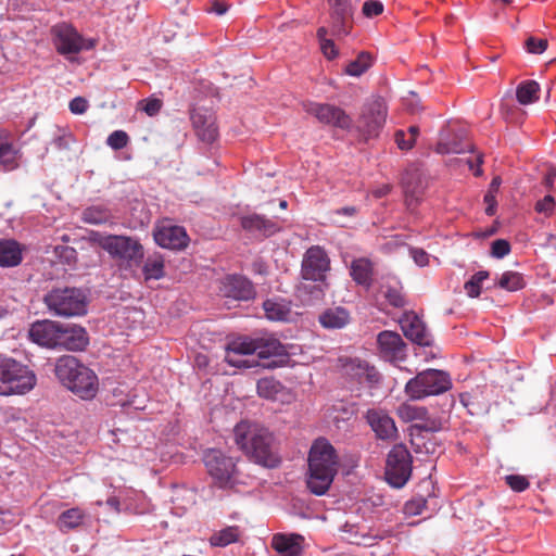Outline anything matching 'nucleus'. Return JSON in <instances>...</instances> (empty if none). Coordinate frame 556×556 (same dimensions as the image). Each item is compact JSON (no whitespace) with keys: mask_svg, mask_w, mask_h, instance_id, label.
Returning <instances> with one entry per match:
<instances>
[{"mask_svg":"<svg viewBox=\"0 0 556 556\" xmlns=\"http://www.w3.org/2000/svg\"><path fill=\"white\" fill-rule=\"evenodd\" d=\"M237 445L255 463L274 468L279 457L274 447L273 434L264 427L249 421L239 422L233 430Z\"/></svg>","mask_w":556,"mask_h":556,"instance_id":"nucleus-1","label":"nucleus"},{"mask_svg":"<svg viewBox=\"0 0 556 556\" xmlns=\"http://www.w3.org/2000/svg\"><path fill=\"white\" fill-rule=\"evenodd\" d=\"M339 468V457L328 440L317 439L308 455L307 488L315 495H324L330 488Z\"/></svg>","mask_w":556,"mask_h":556,"instance_id":"nucleus-2","label":"nucleus"},{"mask_svg":"<svg viewBox=\"0 0 556 556\" xmlns=\"http://www.w3.org/2000/svg\"><path fill=\"white\" fill-rule=\"evenodd\" d=\"M58 379L83 400L96 396L99 382L97 375L74 356H62L55 364Z\"/></svg>","mask_w":556,"mask_h":556,"instance_id":"nucleus-3","label":"nucleus"},{"mask_svg":"<svg viewBox=\"0 0 556 556\" xmlns=\"http://www.w3.org/2000/svg\"><path fill=\"white\" fill-rule=\"evenodd\" d=\"M35 374L13 358L0 356V395L24 394L34 389Z\"/></svg>","mask_w":556,"mask_h":556,"instance_id":"nucleus-4","label":"nucleus"},{"mask_svg":"<svg viewBox=\"0 0 556 556\" xmlns=\"http://www.w3.org/2000/svg\"><path fill=\"white\" fill-rule=\"evenodd\" d=\"M48 309L60 317L81 316L87 313V299L77 288L53 289L45 295Z\"/></svg>","mask_w":556,"mask_h":556,"instance_id":"nucleus-5","label":"nucleus"},{"mask_svg":"<svg viewBox=\"0 0 556 556\" xmlns=\"http://www.w3.org/2000/svg\"><path fill=\"white\" fill-rule=\"evenodd\" d=\"M452 388L447 372L439 369H427L412 378L405 386V391L413 400L438 395Z\"/></svg>","mask_w":556,"mask_h":556,"instance_id":"nucleus-6","label":"nucleus"},{"mask_svg":"<svg viewBox=\"0 0 556 556\" xmlns=\"http://www.w3.org/2000/svg\"><path fill=\"white\" fill-rule=\"evenodd\" d=\"M105 252L125 268L138 267L144 257L143 245L137 238L113 235Z\"/></svg>","mask_w":556,"mask_h":556,"instance_id":"nucleus-7","label":"nucleus"},{"mask_svg":"<svg viewBox=\"0 0 556 556\" xmlns=\"http://www.w3.org/2000/svg\"><path fill=\"white\" fill-rule=\"evenodd\" d=\"M53 43L56 51L73 60L72 55L78 54L85 50H91L96 46L93 39L84 38L72 25L58 24L51 29Z\"/></svg>","mask_w":556,"mask_h":556,"instance_id":"nucleus-8","label":"nucleus"},{"mask_svg":"<svg viewBox=\"0 0 556 556\" xmlns=\"http://www.w3.org/2000/svg\"><path fill=\"white\" fill-rule=\"evenodd\" d=\"M203 462L207 472L220 488L232 486L236 480V464L231 457H227L218 450L205 452Z\"/></svg>","mask_w":556,"mask_h":556,"instance_id":"nucleus-9","label":"nucleus"},{"mask_svg":"<svg viewBox=\"0 0 556 556\" xmlns=\"http://www.w3.org/2000/svg\"><path fill=\"white\" fill-rule=\"evenodd\" d=\"M412 473V456L403 444L394 445L387 458L386 476L388 482L402 488Z\"/></svg>","mask_w":556,"mask_h":556,"instance_id":"nucleus-10","label":"nucleus"},{"mask_svg":"<svg viewBox=\"0 0 556 556\" xmlns=\"http://www.w3.org/2000/svg\"><path fill=\"white\" fill-rule=\"evenodd\" d=\"M387 116V108L380 99L367 102L362 110L357 129L366 138L376 137L383 127Z\"/></svg>","mask_w":556,"mask_h":556,"instance_id":"nucleus-11","label":"nucleus"},{"mask_svg":"<svg viewBox=\"0 0 556 556\" xmlns=\"http://www.w3.org/2000/svg\"><path fill=\"white\" fill-rule=\"evenodd\" d=\"M330 270V258L319 245L311 247L304 254L301 275L305 280L324 282Z\"/></svg>","mask_w":556,"mask_h":556,"instance_id":"nucleus-12","label":"nucleus"},{"mask_svg":"<svg viewBox=\"0 0 556 556\" xmlns=\"http://www.w3.org/2000/svg\"><path fill=\"white\" fill-rule=\"evenodd\" d=\"M304 111L317 118L318 122L349 129L352 125L351 117L340 108L317 102H307L303 104Z\"/></svg>","mask_w":556,"mask_h":556,"instance_id":"nucleus-13","label":"nucleus"},{"mask_svg":"<svg viewBox=\"0 0 556 556\" xmlns=\"http://www.w3.org/2000/svg\"><path fill=\"white\" fill-rule=\"evenodd\" d=\"M330 34L340 39L350 34L352 4L351 0H329Z\"/></svg>","mask_w":556,"mask_h":556,"instance_id":"nucleus-14","label":"nucleus"},{"mask_svg":"<svg viewBox=\"0 0 556 556\" xmlns=\"http://www.w3.org/2000/svg\"><path fill=\"white\" fill-rule=\"evenodd\" d=\"M253 356V346L249 338H240L228 343L225 350V362L235 368H251L257 365Z\"/></svg>","mask_w":556,"mask_h":556,"instance_id":"nucleus-15","label":"nucleus"},{"mask_svg":"<svg viewBox=\"0 0 556 556\" xmlns=\"http://www.w3.org/2000/svg\"><path fill=\"white\" fill-rule=\"evenodd\" d=\"M153 236L157 245L169 250H182L187 248L189 242V237L184 227L168 223L159 225Z\"/></svg>","mask_w":556,"mask_h":556,"instance_id":"nucleus-16","label":"nucleus"},{"mask_svg":"<svg viewBox=\"0 0 556 556\" xmlns=\"http://www.w3.org/2000/svg\"><path fill=\"white\" fill-rule=\"evenodd\" d=\"M61 324L52 320L36 321L30 326L28 336L40 346L56 349L60 342Z\"/></svg>","mask_w":556,"mask_h":556,"instance_id":"nucleus-17","label":"nucleus"},{"mask_svg":"<svg viewBox=\"0 0 556 556\" xmlns=\"http://www.w3.org/2000/svg\"><path fill=\"white\" fill-rule=\"evenodd\" d=\"M379 353L388 362L403 361L405 357V343L401 336L394 331H382L377 338Z\"/></svg>","mask_w":556,"mask_h":556,"instance_id":"nucleus-18","label":"nucleus"},{"mask_svg":"<svg viewBox=\"0 0 556 556\" xmlns=\"http://www.w3.org/2000/svg\"><path fill=\"white\" fill-rule=\"evenodd\" d=\"M256 388L257 394L266 400L281 404H290L295 400L294 393L274 378L260 379Z\"/></svg>","mask_w":556,"mask_h":556,"instance_id":"nucleus-19","label":"nucleus"},{"mask_svg":"<svg viewBox=\"0 0 556 556\" xmlns=\"http://www.w3.org/2000/svg\"><path fill=\"white\" fill-rule=\"evenodd\" d=\"M405 337L419 345L431 344V336L424 321L413 312L405 313L400 320Z\"/></svg>","mask_w":556,"mask_h":556,"instance_id":"nucleus-20","label":"nucleus"},{"mask_svg":"<svg viewBox=\"0 0 556 556\" xmlns=\"http://www.w3.org/2000/svg\"><path fill=\"white\" fill-rule=\"evenodd\" d=\"M89 344V337L81 326L61 324L59 348L68 351H84Z\"/></svg>","mask_w":556,"mask_h":556,"instance_id":"nucleus-21","label":"nucleus"},{"mask_svg":"<svg viewBox=\"0 0 556 556\" xmlns=\"http://www.w3.org/2000/svg\"><path fill=\"white\" fill-rule=\"evenodd\" d=\"M343 371L348 377L362 384L367 383L372 386L380 379L379 372L376 368L359 358L348 359L343 364Z\"/></svg>","mask_w":556,"mask_h":556,"instance_id":"nucleus-22","label":"nucleus"},{"mask_svg":"<svg viewBox=\"0 0 556 556\" xmlns=\"http://www.w3.org/2000/svg\"><path fill=\"white\" fill-rule=\"evenodd\" d=\"M191 119L199 139L212 143L218 135L215 116L208 111L194 110Z\"/></svg>","mask_w":556,"mask_h":556,"instance_id":"nucleus-23","label":"nucleus"},{"mask_svg":"<svg viewBox=\"0 0 556 556\" xmlns=\"http://www.w3.org/2000/svg\"><path fill=\"white\" fill-rule=\"evenodd\" d=\"M220 292L225 298L247 301L254 296L252 283L242 276H228L220 287Z\"/></svg>","mask_w":556,"mask_h":556,"instance_id":"nucleus-24","label":"nucleus"},{"mask_svg":"<svg viewBox=\"0 0 556 556\" xmlns=\"http://www.w3.org/2000/svg\"><path fill=\"white\" fill-rule=\"evenodd\" d=\"M402 185L407 206H415L427 187L425 177L417 169L407 170L402 178Z\"/></svg>","mask_w":556,"mask_h":556,"instance_id":"nucleus-25","label":"nucleus"},{"mask_svg":"<svg viewBox=\"0 0 556 556\" xmlns=\"http://www.w3.org/2000/svg\"><path fill=\"white\" fill-rule=\"evenodd\" d=\"M367 419L378 438L382 440H392L396 438L397 429L395 427V422L384 412L369 410Z\"/></svg>","mask_w":556,"mask_h":556,"instance_id":"nucleus-26","label":"nucleus"},{"mask_svg":"<svg viewBox=\"0 0 556 556\" xmlns=\"http://www.w3.org/2000/svg\"><path fill=\"white\" fill-rule=\"evenodd\" d=\"M304 538L300 534H275L271 545L281 556H300Z\"/></svg>","mask_w":556,"mask_h":556,"instance_id":"nucleus-27","label":"nucleus"},{"mask_svg":"<svg viewBox=\"0 0 556 556\" xmlns=\"http://www.w3.org/2000/svg\"><path fill=\"white\" fill-rule=\"evenodd\" d=\"M241 226L250 232L264 237H269L279 230L275 222L256 214L242 217Z\"/></svg>","mask_w":556,"mask_h":556,"instance_id":"nucleus-28","label":"nucleus"},{"mask_svg":"<svg viewBox=\"0 0 556 556\" xmlns=\"http://www.w3.org/2000/svg\"><path fill=\"white\" fill-rule=\"evenodd\" d=\"M22 245L12 239L0 240V266L1 267H15L22 263L23 260Z\"/></svg>","mask_w":556,"mask_h":556,"instance_id":"nucleus-29","label":"nucleus"},{"mask_svg":"<svg viewBox=\"0 0 556 556\" xmlns=\"http://www.w3.org/2000/svg\"><path fill=\"white\" fill-rule=\"evenodd\" d=\"M249 341L253 346V355L257 354L258 358H268L285 353L283 345L275 338H249Z\"/></svg>","mask_w":556,"mask_h":556,"instance_id":"nucleus-30","label":"nucleus"},{"mask_svg":"<svg viewBox=\"0 0 556 556\" xmlns=\"http://www.w3.org/2000/svg\"><path fill=\"white\" fill-rule=\"evenodd\" d=\"M8 132L0 130V165L8 172L18 167V152L9 141Z\"/></svg>","mask_w":556,"mask_h":556,"instance_id":"nucleus-31","label":"nucleus"},{"mask_svg":"<svg viewBox=\"0 0 556 556\" xmlns=\"http://www.w3.org/2000/svg\"><path fill=\"white\" fill-rule=\"evenodd\" d=\"M350 321V314L343 307H332L319 315V323L327 329H340Z\"/></svg>","mask_w":556,"mask_h":556,"instance_id":"nucleus-32","label":"nucleus"},{"mask_svg":"<svg viewBox=\"0 0 556 556\" xmlns=\"http://www.w3.org/2000/svg\"><path fill=\"white\" fill-rule=\"evenodd\" d=\"M88 515L79 507L64 510L58 518L56 526L62 532L76 529L84 525Z\"/></svg>","mask_w":556,"mask_h":556,"instance_id":"nucleus-33","label":"nucleus"},{"mask_svg":"<svg viewBox=\"0 0 556 556\" xmlns=\"http://www.w3.org/2000/svg\"><path fill=\"white\" fill-rule=\"evenodd\" d=\"M371 263L366 258L355 260L351 265V275L359 285L369 287L371 282Z\"/></svg>","mask_w":556,"mask_h":556,"instance_id":"nucleus-34","label":"nucleus"},{"mask_svg":"<svg viewBox=\"0 0 556 556\" xmlns=\"http://www.w3.org/2000/svg\"><path fill=\"white\" fill-rule=\"evenodd\" d=\"M540 85L534 80L520 84L516 90V97L520 104L527 105L539 100Z\"/></svg>","mask_w":556,"mask_h":556,"instance_id":"nucleus-35","label":"nucleus"},{"mask_svg":"<svg viewBox=\"0 0 556 556\" xmlns=\"http://www.w3.org/2000/svg\"><path fill=\"white\" fill-rule=\"evenodd\" d=\"M240 536V530L236 526L226 527L215 533L210 538V543L213 546H227L231 543L238 541Z\"/></svg>","mask_w":556,"mask_h":556,"instance_id":"nucleus-36","label":"nucleus"},{"mask_svg":"<svg viewBox=\"0 0 556 556\" xmlns=\"http://www.w3.org/2000/svg\"><path fill=\"white\" fill-rule=\"evenodd\" d=\"M372 65V58L367 52H361L357 58L349 62L345 66V74L354 77H359Z\"/></svg>","mask_w":556,"mask_h":556,"instance_id":"nucleus-37","label":"nucleus"},{"mask_svg":"<svg viewBox=\"0 0 556 556\" xmlns=\"http://www.w3.org/2000/svg\"><path fill=\"white\" fill-rule=\"evenodd\" d=\"M144 279H161L164 276V260L161 255L149 256L142 268Z\"/></svg>","mask_w":556,"mask_h":556,"instance_id":"nucleus-38","label":"nucleus"},{"mask_svg":"<svg viewBox=\"0 0 556 556\" xmlns=\"http://www.w3.org/2000/svg\"><path fill=\"white\" fill-rule=\"evenodd\" d=\"M526 282L520 273L517 271H505L498 279L497 286L504 290L514 292L522 289Z\"/></svg>","mask_w":556,"mask_h":556,"instance_id":"nucleus-39","label":"nucleus"},{"mask_svg":"<svg viewBox=\"0 0 556 556\" xmlns=\"http://www.w3.org/2000/svg\"><path fill=\"white\" fill-rule=\"evenodd\" d=\"M328 34L329 30L325 26H321L317 29V38L323 54L328 60H333L339 55V50L334 45L333 40L327 37Z\"/></svg>","mask_w":556,"mask_h":556,"instance_id":"nucleus-40","label":"nucleus"},{"mask_svg":"<svg viewBox=\"0 0 556 556\" xmlns=\"http://www.w3.org/2000/svg\"><path fill=\"white\" fill-rule=\"evenodd\" d=\"M397 415L404 421L424 420L427 409L410 403H403L397 407Z\"/></svg>","mask_w":556,"mask_h":556,"instance_id":"nucleus-41","label":"nucleus"},{"mask_svg":"<svg viewBox=\"0 0 556 556\" xmlns=\"http://www.w3.org/2000/svg\"><path fill=\"white\" fill-rule=\"evenodd\" d=\"M419 135V128L417 126H410L407 131L397 130L394 135L396 146L400 150H410Z\"/></svg>","mask_w":556,"mask_h":556,"instance_id":"nucleus-42","label":"nucleus"},{"mask_svg":"<svg viewBox=\"0 0 556 556\" xmlns=\"http://www.w3.org/2000/svg\"><path fill=\"white\" fill-rule=\"evenodd\" d=\"M381 292L392 306L403 307L405 305V298L399 282L394 281L393 285H383Z\"/></svg>","mask_w":556,"mask_h":556,"instance_id":"nucleus-43","label":"nucleus"},{"mask_svg":"<svg viewBox=\"0 0 556 556\" xmlns=\"http://www.w3.org/2000/svg\"><path fill=\"white\" fill-rule=\"evenodd\" d=\"M111 217L112 216L108 210L99 206H91L83 212V219L86 223L93 225L105 224L111 219Z\"/></svg>","mask_w":556,"mask_h":556,"instance_id":"nucleus-44","label":"nucleus"},{"mask_svg":"<svg viewBox=\"0 0 556 556\" xmlns=\"http://www.w3.org/2000/svg\"><path fill=\"white\" fill-rule=\"evenodd\" d=\"M266 317L270 320H283L289 315V309L285 304L273 300H267L263 304Z\"/></svg>","mask_w":556,"mask_h":556,"instance_id":"nucleus-45","label":"nucleus"},{"mask_svg":"<svg viewBox=\"0 0 556 556\" xmlns=\"http://www.w3.org/2000/svg\"><path fill=\"white\" fill-rule=\"evenodd\" d=\"M490 276L489 271L480 270L476 273L464 286L467 294L471 298H477L481 293V285Z\"/></svg>","mask_w":556,"mask_h":556,"instance_id":"nucleus-46","label":"nucleus"},{"mask_svg":"<svg viewBox=\"0 0 556 556\" xmlns=\"http://www.w3.org/2000/svg\"><path fill=\"white\" fill-rule=\"evenodd\" d=\"M128 142L129 137L124 130H115L106 139V144L113 150H122Z\"/></svg>","mask_w":556,"mask_h":556,"instance_id":"nucleus-47","label":"nucleus"},{"mask_svg":"<svg viewBox=\"0 0 556 556\" xmlns=\"http://www.w3.org/2000/svg\"><path fill=\"white\" fill-rule=\"evenodd\" d=\"M534 210L538 214H542L545 217L552 216L555 211V199L549 194L545 195L535 203Z\"/></svg>","mask_w":556,"mask_h":556,"instance_id":"nucleus-48","label":"nucleus"},{"mask_svg":"<svg viewBox=\"0 0 556 556\" xmlns=\"http://www.w3.org/2000/svg\"><path fill=\"white\" fill-rule=\"evenodd\" d=\"M426 507V500L422 497L414 498L405 503L404 514L407 516H416L422 513Z\"/></svg>","mask_w":556,"mask_h":556,"instance_id":"nucleus-49","label":"nucleus"},{"mask_svg":"<svg viewBox=\"0 0 556 556\" xmlns=\"http://www.w3.org/2000/svg\"><path fill=\"white\" fill-rule=\"evenodd\" d=\"M510 252V244L507 240L497 239L492 242L491 255L495 258H503Z\"/></svg>","mask_w":556,"mask_h":556,"instance_id":"nucleus-50","label":"nucleus"},{"mask_svg":"<svg viewBox=\"0 0 556 556\" xmlns=\"http://www.w3.org/2000/svg\"><path fill=\"white\" fill-rule=\"evenodd\" d=\"M547 48L546 39H538L535 37H529L526 40V49L529 53L541 54Z\"/></svg>","mask_w":556,"mask_h":556,"instance_id":"nucleus-51","label":"nucleus"},{"mask_svg":"<svg viewBox=\"0 0 556 556\" xmlns=\"http://www.w3.org/2000/svg\"><path fill=\"white\" fill-rule=\"evenodd\" d=\"M505 480L516 492H522L529 486V482L523 476L509 475L505 477Z\"/></svg>","mask_w":556,"mask_h":556,"instance_id":"nucleus-52","label":"nucleus"},{"mask_svg":"<svg viewBox=\"0 0 556 556\" xmlns=\"http://www.w3.org/2000/svg\"><path fill=\"white\" fill-rule=\"evenodd\" d=\"M383 12V4L377 0L366 1L363 5V13L367 17H372L381 14Z\"/></svg>","mask_w":556,"mask_h":556,"instance_id":"nucleus-53","label":"nucleus"},{"mask_svg":"<svg viewBox=\"0 0 556 556\" xmlns=\"http://www.w3.org/2000/svg\"><path fill=\"white\" fill-rule=\"evenodd\" d=\"M437 151L442 154L446 153H463L466 151L465 147H460L458 143H448L441 138L440 142L437 146Z\"/></svg>","mask_w":556,"mask_h":556,"instance_id":"nucleus-54","label":"nucleus"},{"mask_svg":"<svg viewBox=\"0 0 556 556\" xmlns=\"http://www.w3.org/2000/svg\"><path fill=\"white\" fill-rule=\"evenodd\" d=\"M387 535H388L387 531H384L382 533H376V534L364 533L359 536L358 540L355 541V543L358 545L371 546L376 542L383 540Z\"/></svg>","mask_w":556,"mask_h":556,"instance_id":"nucleus-55","label":"nucleus"},{"mask_svg":"<svg viewBox=\"0 0 556 556\" xmlns=\"http://www.w3.org/2000/svg\"><path fill=\"white\" fill-rule=\"evenodd\" d=\"M112 236L113 235H104L98 231H91L89 233L88 239L90 242L97 244L98 247L105 251V245L112 240Z\"/></svg>","mask_w":556,"mask_h":556,"instance_id":"nucleus-56","label":"nucleus"},{"mask_svg":"<svg viewBox=\"0 0 556 556\" xmlns=\"http://www.w3.org/2000/svg\"><path fill=\"white\" fill-rule=\"evenodd\" d=\"M68 106L73 114H84L89 105L85 98L76 97L70 102Z\"/></svg>","mask_w":556,"mask_h":556,"instance_id":"nucleus-57","label":"nucleus"},{"mask_svg":"<svg viewBox=\"0 0 556 556\" xmlns=\"http://www.w3.org/2000/svg\"><path fill=\"white\" fill-rule=\"evenodd\" d=\"M420 421V424L416 425V428H418L419 430L437 432L442 428L441 422L439 420L430 419L427 417V415L425 416V419Z\"/></svg>","mask_w":556,"mask_h":556,"instance_id":"nucleus-58","label":"nucleus"},{"mask_svg":"<svg viewBox=\"0 0 556 556\" xmlns=\"http://www.w3.org/2000/svg\"><path fill=\"white\" fill-rule=\"evenodd\" d=\"M142 110L149 115L153 116L159 113L162 108V102L159 99H149L141 102Z\"/></svg>","mask_w":556,"mask_h":556,"instance_id":"nucleus-59","label":"nucleus"},{"mask_svg":"<svg viewBox=\"0 0 556 556\" xmlns=\"http://www.w3.org/2000/svg\"><path fill=\"white\" fill-rule=\"evenodd\" d=\"M410 255L418 266H426L429 262V255L422 249H410Z\"/></svg>","mask_w":556,"mask_h":556,"instance_id":"nucleus-60","label":"nucleus"},{"mask_svg":"<svg viewBox=\"0 0 556 556\" xmlns=\"http://www.w3.org/2000/svg\"><path fill=\"white\" fill-rule=\"evenodd\" d=\"M72 141H73L72 136L70 134H64L62 136L56 137L53 140V144L59 150H64V149H68L70 148V144H71Z\"/></svg>","mask_w":556,"mask_h":556,"instance_id":"nucleus-61","label":"nucleus"},{"mask_svg":"<svg viewBox=\"0 0 556 556\" xmlns=\"http://www.w3.org/2000/svg\"><path fill=\"white\" fill-rule=\"evenodd\" d=\"M484 202L486 203L485 213L489 216H492L495 213V205H496L495 194L486 193L484 195Z\"/></svg>","mask_w":556,"mask_h":556,"instance_id":"nucleus-62","label":"nucleus"},{"mask_svg":"<svg viewBox=\"0 0 556 556\" xmlns=\"http://www.w3.org/2000/svg\"><path fill=\"white\" fill-rule=\"evenodd\" d=\"M390 191H391L390 185H388V184L382 185L381 187L374 190V195L376 198H382V197L387 195Z\"/></svg>","mask_w":556,"mask_h":556,"instance_id":"nucleus-63","label":"nucleus"},{"mask_svg":"<svg viewBox=\"0 0 556 556\" xmlns=\"http://www.w3.org/2000/svg\"><path fill=\"white\" fill-rule=\"evenodd\" d=\"M227 4L224 3V2H219V1H215L213 3V11L217 14V15H223L224 13L227 12Z\"/></svg>","mask_w":556,"mask_h":556,"instance_id":"nucleus-64","label":"nucleus"}]
</instances>
